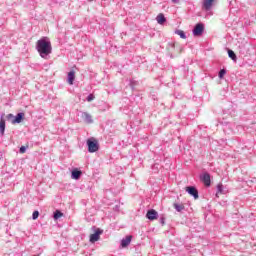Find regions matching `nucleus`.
Segmentation results:
<instances>
[{
    "mask_svg": "<svg viewBox=\"0 0 256 256\" xmlns=\"http://www.w3.org/2000/svg\"><path fill=\"white\" fill-rule=\"evenodd\" d=\"M203 31H205V24L198 23L194 26L192 33L194 37H201V35H203Z\"/></svg>",
    "mask_w": 256,
    "mask_h": 256,
    "instance_id": "4",
    "label": "nucleus"
},
{
    "mask_svg": "<svg viewBox=\"0 0 256 256\" xmlns=\"http://www.w3.org/2000/svg\"><path fill=\"white\" fill-rule=\"evenodd\" d=\"M156 21L159 25H164L167 22V18H165V14L160 13L157 15Z\"/></svg>",
    "mask_w": 256,
    "mask_h": 256,
    "instance_id": "13",
    "label": "nucleus"
},
{
    "mask_svg": "<svg viewBox=\"0 0 256 256\" xmlns=\"http://www.w3.org/2000/svg\"><path fill=\"white\" fill-rule=\"evenodd\" d=\"M200 181L204 183L205 187H211V174H209V172H204L200 175Z\"/></svg>",
    "mask_w": 256,
    "mask_h": 256,
    "instance_id": "5",
    "label": "nucleus"
},
{
    "mask_svg": "<svg viewBox=\"0 0 256 256\" xmlns=\"http://www.w3.org/2000/svg\"><path fill=\"white\" fill-rule=\"evenodd\" d=\"M81 175H83V172H81V170L75 168L74 170H72L71 172V178L75 179L76 181L81 179Z\"/></svg>",
    "mask_w": 256,
    "mask_h": 256,
    "instance_id": "10",
    "label": "nucleus"
},
{
    "mask_svg": "<svg viewBox=\"0 0 256 256\" xmlns=\"http://www.w3.org/2000/svg\"><path fill=\"white\" fill-rule=\"evenodd\" d=\"M228 57L232 59V61H237V54L231 49H228Z\"/></svg>",
    "mask_w": 256,
    "mask_h": 256,
    "instance_id": "18",
    "label": "nucleus"
},
{
    "mask_svg": "<svg viewBox=\"0 0 256 256\" xmlns=\"http://www.w3.org/2000/svg\"><path fill=\"white\" fill-rule=\"evenodd\" d=\"M81 118L83 119V121H85L88 125L93 123V118L91 117V114L87 113V112H82L81 114Z\"/></svg>",
    "mask_w": 256,
    "mask_h": 256,
    "instance_id": "12",
    "label": "nucleus"
},
{
    "mask_svg": "<svg viewBox=\"0 0 256 256\" xmlns=\"http://www.w3.org/2000/svg\"><path fill=\"white\" fill-rule=\"evenodd\" d=\"M35 256H39V255H35Z\"/></svg>",
    "mask_w": 256,
    "mask_h": 256,
    "instance_id": "27",
    "label": "nucleus"
},
{
    "mask_svg": "<svg viewBox=\"0 0 256 256\" xmlns=\"http://www.w3.org/2000/svg\"><path fill=\"white\" fill-rule=\"evenodd\" d=\"M160 223H161V225H165V217L160 218Z\"/></svg>",
    "mask_w": 256,
    "mask_h": 256,
    "instance_id": "25",
    "label": "nucleus"
},
{
    "mask_svg": "<svg viewBox=\"0 0 256 256\" xmlns=\"http://www.w3.org/2000/svg\"><path fill=\"white\" fill-rule=\"evenodd\" d=\"M227 74V70L225 69H221L218 73V77L219 79H223V77H225V75Z\"/></svg>",
    "mask_w": 256,
    "mask_h": 256,
    "instance_id": "20",
    "label": "nucleus"
},
{
    "mask_svg": "<svg viewBox=\"0 0 256 256\" xmlns=\"http://www.w3.org/2000/svg\"><path fill=\"white\" fill-rule=\"evenodd\" d=\"M173 207L178 213H181V211H185V205L183 204L174 203Z\"/></svg>",
    "mask_w": 256,
    "mask_h": 256,
    "instance_id": "16",
    "label": "nucleus"
},
{
    "mask_svg": "<svg viewBox=\"0 0 256 256\" xmlns=\"http://www.w3.org/2000/svg\"><path fill=\"white\" fill-rule=\"evenodd\" d=\"M159 217V213L155 209H150L146 213V218H148L149 221H155Z\"/></svg>",
    "mask_w": 256,
    "mask_h": 256,
    "instance_id": "8",
    "label": "nucleus"
},
{
    "mask_svg": "<svg viewBox=\"0 0 256 256\" xmlns=\"http://www.w3.org/2000/svg\"><path fill=\"white\" fill-rule=\"evenodd\" d=\"M186 192L188 195H191L194 199H199V190L195 186H187Z\"/></svg>",
    "mask_w": 256,
    "mask_h": 256,
    "instance_id": "6",
    "label": "nucleus"
},
{
    "mask_svg": "<svg viewBox=\"0 0 256 256\" xmlns=\"http://www.w3.org/2000/svg\"><path fill=\"white\" fill-rule=\"evenodd\" d=\"M67 81H68L69 85H73V83L75 81V71L72 70L68 73Z\"/></svg>",
    "mask_w": 256,
    "mask_h": 256,
    "instance_id": "14",
    "label": "nucleus"
},
{
    "mask_svg": "<svg viewBox=\"0 0 256 256\" xmlns=\"http://www.w3.org/2000/svg\"><path fill=\"white\" fill-rule=\"evenodd\" d=\"M0 135L1 137L5 135V119H3V117H1V120H0Z\"/></svg>",
    "mask_w": 256,
    "mask_h": 256,
    "instance_id": "15",
    "label": "nucleus"
},
{
    "mask_svg": "<svg viewBox=\"0 0 256 256\" xmlns=\"http://www.w3.org/2000/svg\"><path fill=\"white\" fill-rule=\"evenodd\" d=\"M19 151H20V153H25L27 151V147L21 146Z\"/></svg>",
    "mask_w": 256,
    "mask_h": 256,
    "instance_id": "24",
    "label": "nucleus"
},
{
    "mask_svg": "<svg viewBox=\"0 0 256 256\" xmlns=\"http://www.w3.org/2000/svg\"><path fill=\"white\" fill-rule=\"evenodd\" d=\"M88 153H97L99 151V142L95 138L87 140Z\"/></svg>",
    "mask_w": 256,
    "mask_h": 256,
    "instance_id": "2",
    "label": "nucleus"
},
{
    "mask_svg": "<svg viewBox=\"0 0 256 256\" xmlns=\"http://www.w3.org/2000/svg\"><path fill=\"white\" fill-rule=\"evenodd\" d=\"M93 99H95V96L93 94H89L87 97V101L91 102L93 101Z\"/></svg>",
    "mask_w": 256,
    "mask_h": 256,
    "instance_id": "23",
    "label": "nucleus"
},
{
    "mask_svg": "<svg viewBox=\"0 0 256 256\" xmlns=\"http://www.w3.org/2000/svg\"><path fill=\"white\" fill-rule=\"evenodd\" d=\"M217 191H218V193H223V184L217 185Z\"/></svg>",
    "mask_w": 256,
    "mask_h": 256,
    "instance_id": "22",
    "label": "nucleus"
},
{
    "mask_svg": "<svg viewBox=\"0 0 256 256\" xmlns=\"http://www.w3.org/2000/svg\"><path fill=\"white\" fill-rule=\"evenodd\" d=\"M131 239H133V236L128 235L125 238H123L121 240V247L125 248V247H129V245H131Z\"/></svg>",
    "mask_w": 256,
    "mask_h": 256,
    "instance_id": "11",
    "label": "nucleus"
},
{
    "mask_svg": "<svg viewBox=\"0 0 256 256\" xmlns=\"http://www.w3.org/2000/svg\"><path fill=\"white\" fill-rule=\"evenodd\" d=\"M172 1V3H174L175 5H177V3H179V1H181V0H171Z\"/></svg>",
    "mask_w": 256,
    "mask_h": 256,
    "instance_id": "26",
    "label": "nucleus"
},
{
    "mask_svg": "<svg viewBox=\"0 0 256 256\" xmlns=\"http://www.w3.org/2000/svg\"><path fill=\"white\" fill-rule=\"evenodd\" d=\"M102 233H103V230L97 228L95 230V233L90 235V243H96V241H99V239L101 238Z\"/></svg>",
    "mask_w": 256,
    "mask_h": 256,
    "instance_id": "7",
    "label": "nucleus"
},
{
    "mask_svg": "<svg viewBox=\"0 0 256 256\" xmlns=\"http://www.w3.org/2000/svg\"><path fill=\"white\" fill-rule=\"evenodd\" d=\"M176 35H179L180 39H187V35L185 34V31L183 30H175L174 32Z\"/></svg>",
    "mask_w": 256,
    "mask_h": 256,
    "instance_id": "17",
    "label": "nucleus"
},
{
    "mask_svg": "<svg viewBox=\"0 0 256 256\" xmlns=\"http://www.w3.org/2000/svg\"><path fill=\"white\" fill-rule=\"evenodd\" d=\"M33 221L39 219V211L35 210L32 214Z\"/></svg>",
    "mask_w": 256,
    "mask_h": 256,
    "instance_id": "21",
    "label": "nucleus"
},
{
    "mask_svg": "<svg viewBox=\"0 0 256 256\" xmlns=\"http://www.w3.org/2000/svg\"><path fill=\"white\" fill-rule=\"evenodd\" d=\"M36 50L42 59H49V54L53 53V47L48 37H43L36 43Z\"/></svg>",
    "mask_w": 256,
    "mask_h": 256,
    "instance_id": "1",
    "label": "nucleus"
},
{
    "mask_svg": "<svg viewBox=\"0 0 256 256\" xmlns=\"http://www.w3.org/2000/svg\"><path fill=\"white\" fill-rule=\"evenodd\" d=\"M213 3H215V0H204L202 3L204 11H211Z\"/></svg>",
    "mask_w": 256,
    "mask_h": 256,
    "instance_id": "9",
    "label": "nucleus"
},
{
    "mask_svg": "<svg viewBox=\"0 0 256 256\" xmlns=\"http://www.w3.org/2000/svg\"><path fill=\"white\" fill-rule=\"evenodd\" d=\"M6 119H8V121L12 119V125H17L25 119V113L20 112L16 116H14L13 114H8L6 116Z\"/></svg>",
    "mask_w": 256,
    "mask_h": 256,
    "instance_id": "3",
    "label": "nucleus"
},
{
    "mask_svg": "<svg viewBox=\"0 0 256 256\" xmlns=\"http://www.w3.org/2000/svg\"><path fill=\"white\" fill-rule=\"evenodd\" d=\"M53 217L57 221V219H61V217H63V212H61L60 210H56L53 214Z\"/></svg>",
    "mask_w": 256,
    "mask_h": 256,
    "instance_id": "19",
    "label": "nucleus"
}]
</instances>
